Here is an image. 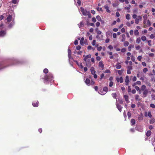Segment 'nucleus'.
<instances>
[{
  "label": "nucleus",
  "mask_w": 155,
  "mask_h": 155,
  "mask_svg": "<svg viewBox=\"0 0 155 155\" xmlns=\"http://www.w3.org/2000/svg\"><path fill=\"white\" fill-rule=\"evenodd\" d=\"M48 70L47 68H45L43 70V72L45 74L41 75V78L43 80L44 83L45 84H48L49 83H51L52 81H54V77L51 73L49 72L48 74Z\"/></svg>",
  "instance_id": "1"
},
{
  "label": "nucleus",
  "mask_w": 155,
  "mask_h": 155,
  "mask_svg": "<svg viewBox=\"0 0 155 155\" xmlns=\"http://www.w3.org/2000/svg\"><path fill=\"white\" fill-rule=\"evenodd\" d=\"M10 64L7 66H10L16 65L20 64H21V61H19L18 59L13 58L11 59L10 61Z\"/></svg>",
  "instance_id": "2"
},
{
  "label": "nucleus",
  "mask_w": 155,
  "mask_h": 155,
  "mask_svg": "<svg viewBox=\"0 0 155 155\" xmlns=\"http://www.w3.org/2000/svg\"><path fill=\"white\" fill-rule=\"evenodd\" d=\"M81 11L83 15H88V17L90 18L91 17V13L89 11H87L86 9H84L83 8L81 7Z\"/></svg>",
  "instance_id": "3"
},
{
  "label": "nucleus",
  "mask_w": 155,
  "mask_h": 155,
  "mask_svg": "<svg viewBox=\"0 0 155 155\" xmlns=\"http://www.w3.org/2000/svg\"><path fill=\"white\" fill-rule=\"evenodd\" d=\"M15 15L14 13H12L11 15H9L6 18L7 22L10 23L12 21H14Z\"/></svg>",
  "instance_id": "4"
},
{
  "label": "nucleus",
  "mask_w": 155,
  "mask_h": 155,
  "mask_svg": "<svg viewBox=\"0 0 155 155\" xmlns=\"http://www.w3.org/2000/svg\"><path fill=\"white\" fill-rule=\"evenodd\" d=\"M84 60L86 62V65L88 68L90 67L91 65L90 60H87L86 58H84Z\"/></svg>",
  "instance_id": "5"
},
{
  "label": "nucleus",
  "mask_w": 155,
  "mask_h": 155,
  "mask_svg": "<svg viewBox=\"0 0 155 155\" xmlns=\"http://www.w3.org/2000/svg\"><path fill=\"white\" fill-rule=\"evenodd\" d=\"M71 51L70 48H68V56L69 58V60H73V58L71 57Z\"/></svg>",
  "instance_id": "6"
},
{
  "label": "nucleus",
  "mask_w": 155,
  "mask_h": 155,
  "mask_svg": "<svg viewBox=\"0 0 155 155\" xmlns=\"http://www.w3.org/2000/svg\"><path fill=\"white\" fill-rule=\"evenodd\" d=\"M39 104L38 101H34L32 102V105L34 107H38Z\"/></svg>",
  "instance_id": "7"
},
{
  "label": "nucleus",
  "mask_w": 155,
  "mask_h": 155,
  "mask_svg": "<svg viewBox=\"0 0 155 155\" xmlns=\"http://www.w3.org/2000/svg\"><path fill=\"white\" fill-rule=\"evenodd\" d=\"M116 80L117 82H120V83H122L123 81L122 77H121L120 78L117 77L116 78Z\"/></svg>",
  "instance_id": "8"
},
{
  "label": "nucleus",
  "mask_w": 155,
  "mask_h": 155,
  "mask_svg": "<svg viewBox=\"0 0 155 155\" xmlns=\"http://www.w3.org/2000/svg\"><path fill=\"white\" fill-rule=\"evenodd\" d=\"M143 91V97H145L147 96V94L148 93V90L146 89Z\"/></svg>",
  "instance_id": "9"
},
{
  "label": "nucleus",
  "mask_w": 155,
  "mask_h": 155,
  "mask_svg": "<svg viewBox=\"0 0 155 155\" xmlns=\"http://www.w3.org/2000/svg\"><path fill=\"white\" fill-rule=\"evenodd\" d=\"M143 23L145 24L146 23L147 21V15L146 14L144 15H143Z\"/></svg>",
  "instance_id": "10"
},
{
  "label": "nucleus",
  "mask_w": 155,
  "mask_h": 155,
  "mask_svg": "<svg viewBox=\"0 0 155 155\" xmlns=\"http://www.w3.org/2000/svg\"><path fill=\"white\" fill-rule=\"evenodd\" d=\"M116 105L118 110L120 111V112H121V111H122V107H121V105H120L117 103H116Z\"/></svg>",
  "instance_id": "11"
},
{
  "label": "nucleus",
  "mask_w": 155,
  "mask_h": 155,
  "mask_svg": "<svg viewBox=\"0 0 155 155\" xmlns=\"http://www.w3.org/2000/svg\"><path fill=\"white\" fill-rule=\"evenodd\" d=\"M143 119V114L142 113H141L140 115H138V120L140 121L141 120H142Z\"/></svg>",
  "instance_id": "12"
},
{
  "label": "nucleus",
  "mask_w": 155,
  "mask_h": 155,
  "mask_svg": "<svg viewBox=\"0 0 155 155\" xmlns=\"http://www.w3.org/2000/svg\"><path fill=\"white\" fill-rule=\"evenodd\" d=\"M15 22L14 21H12L10 22V23L8 25V27L9 28H12L13 25H15Z\"/></svg>",
  "instance_id": "13"
},
{
  "label": "nucleus",
  "mask_w": 155,
  "mask_h": 155,
  "mask_svg": "<svg viewBox=\"0 0 155 155\" xmlns=\"http://www.w3.org/2000/svg\"><path fill=\"white\" fill-rule=\"evenodd\" d=\"M6 31H0V36L1 37L4 36L6 34Z\"/></svg>",
  "instance_id": "14"
},
{
  "label": "nucleus",
  "mask_w": 155,
  "mask_h": 155,
  "mask_svg": "<svg viewBox=\"0 0 155 155\" xmlns=\"http://www.w3.org/2000/svg\"><path fill=\"white\" fill-rule=\"evenodd\" d=\"M99 67H101L102 68V69H103L104 68V64L103 63V62L102 61H100L99 63L98 64Z\"/></svg>",
  "instance_id": "15"
},
{
  "label": "nucleus",
  "mask_w": 155,
  "mask_h": 155,
  "mask_svg": "<svg viewBox=\"0 0 155 155\" xmlns=\"http://www.w3.org/2000/svg\"><path fill=\"white\" fill-rule=\"evenodd\" d=\"M104 8L106 10V12L108 13H110V11L109 9V7L108 5H106L104 6Z\"/></svg>",
  "instance_id": "16"
},
{
  "label": "nucleus",
  "mask_w": 155,
  "mask_h": 155,
  "mask_svg": "<svg viewBox=\"0 0 155 155\" xmlns=\"http://www.w3.org/2000/svg\"><path fill=\"white\" fill-rule=\"evenodd\" d=\"M124 99L126 101L127 103H128L129 102V97L127 95H125L124 96Z\"/></svg>",
  "instance_id": "17"
},
{
  "label": "nucleus",
  "mask_w": 155,
  "mask_h": 155,
  "mask_svg": "<svg viewBox=\"0 0 155 155\" xmlns=\"http://www.w3.org/2000/svg\"><path fill=\"white\" fill-rule=\"evenodd\" d=\"M90 70L91 74H94L95 73V71L94 70V68L93 67H92L91 68Z\"/></svg>",
  "instance_id": "18"
},
{
  "label": "nucleus",
  "mask_w": 155,
  "mask_h": 155,
  "mask_svg": "<svg viewBox=\"0 0 155 155\" xmlns=\"http://www.w3.org/2000/svg\"><path fill=\"white\" fill-rule=\"evenodd\" d=\"M85 83L88 86L90 85V80L88 78H86L85 81Z\"/></svg>",
  "instance_id": "19"
},
{
  "label": "nucleus",
  "mask_w": 155,
  "mask_h": 155,
  "mask_svg": "<svg viewBox=\"0 0 155 155\" xmlns=\"http://www.w3.org/2000/svg\"><path fill=\"white\" fill-rule=\"evenodd\" d=\"M98 92L100 94L102 95H104L106 94V93L102 90H99L98 91Z\"/></svg>",
  "instance_id": "20"
},
{
  "label": "nucleus",
  "mask_w": 155,
  "mask_h": 155,
  "mask_svg": "<svg viewBox=\"0 0 155 155\" xmlns=\"http://www.w3.org/2000/svg\"><path fill=\"white\" fill-rule=\"evenodd\" d=\"M83 57H84V58H86L87 60H90L88 58H90L91 57V54H88L85 57V55H84Z\"/></svg>",
  "instance_id": "21"
},
{
  "label": "nucleus",
  "mask_w": 155,
  "mask_h": 155,
  "mask_svg": "<svg viewBox=\"0 0 155 155\" xmlns=\"http://www.w3.org/2000/svg\"><path fill=\"white\" fill-rule=\"evenodd\" d=\"M151 134V132L150 130H148L146 133V135L147 137H149L150 136Z\"/></svg>",
  "instance_id": "22"
},
{
  "label": "nucleus",
  "mask_w": 155,
  "mask_h": 155,
  "mask_svg": "<svg viewBox=\"0 0 155 155\" xmlns=\"http://www.w3.org/2000/svg\"><path fill=\"white\" fill-rule=\"evenodd\" d=\"M6 67V66L4 65L2 63H0V71L5 68Z\"/></svg>",
  "instance_id": "23"
},
{
  "label": "nucleus",
  "mask_w": 155,
  "mask_h": 155,
  "mask_svg": "<svg viewBox=\"0 0 155 155\" xmlns=\"http://www.w3.org/2000/svg\"><path fill=\"white\" fill-rule=\"evenodd\" d=\"M135 100L137 101H139L140 100V99L139 98V96L137 95H135Z\"/></svg>",
  "instance_id": "24"
},
{
  "label": "nucleus",
  "mask_w": 155,
  "mask_h": 155,
  "mask_svg": "<svg viewBox=\"0 0 155 155\" xmlns=\"http://www.w3.org/2000/svg\"><path fill=\"white\" fill-rule=\"evenodd\" d=\"M131 125L133 126L135 124V120L134 119H132L131 120Z\"/></svg>",
  "instance_id": "25"
},
{
  "label": "nucleus",
  "mask_w": 155,
  "mask_h": 155,
  "mask_svg": "<svg viewBox=\"0 0 155 155\" xmlns=\"http://www.w3.org/2000/svg\"><path fill=\"white\" fill-rule=\"evenodd\" d=\"M134 45H130L129 47H128V51H130L131 50V48H134Z\"/></svg>",
  "instance_id": "26"
},
{
  "label": "nucleus",
  "mask_w": 155,
  "mask_h": 155,
  "mask_svg": "<svg viewBox=\"0 0 155 155\" xmlns=\"http://www.w3.org/2000/svg\"><path fill=\"white\" fill-rule=\"evenodd\" d=\"M113 6L114 7H116L118 5V1L115 2V3H113L112 4Z\"/></svg>",
  "instance_id": "27"
},
{
  "label": "nucleus",
  "mask_w": 155,
  "mask_h": 155,
  "mask_svg": "<svg viewBox=\"0 0 155 155\" xmlns=\"http://www.w3.org/2000/svg\"><path fill=\"white\" fill-rule=\"evenodd\" d=\"M121 65L119 64H118L116 65V68L117 69H120L121 68Z\"/></svg>",
  "instance_id": "28"
},
{
  "label": "nucleus",
  "mask_w": 155,
  "mask_h": 155,
  "mask_svg": "<svg viewBox=\"0 0 155 155\" xmlns=\"http://www.w3.org/2000/svg\"><path fill=\"white\" fill-rule=\"evenodd\" d=\"M96 18L99 21H102V20L101 19V18L99 15H97L96 16Z\"/></svg>",
  "instance_id": "29"
},
{
  "label": "nucleus",
  "mask_w": 155,
  "mask_h": 155,
  "mask_svg": "<svg viewBox=\"0 0 155 155\" xmlns=\"http://www.w3.org/2000/svg\"><path fill=\"white\" fill-rule=\"evenodd\" d=\"M146 86L145 85H143L141 87V90L142 91H144L146 90Z\"/></svg>",
  "instance_id": "30"
},
{
  "label": "nucleus",
  "mask_w": 155,
  "mask_h": 155,
  "mask_svg": "<svg viewBox=\"0 0 155 155\" xmlns=\"http://www.w3.org/2000/svg\"><path fill=\"white\" fill-rule=\"evenodd\" d=\"M155 122V120L154 118H152L150 120V123L152 124Z\"/></svg>",
  "instance_id": "31"
},
{
  "label": "nucleus",
  "mask_w": 155,
  "mask_h": 155,
  "mask_svg": "<svg viewBox=\"0 0 155 155\" xmlns=\"http://www.w3.org/2000/svg\"><path fill=\"white\" fill-rule=\"evenodd\" d=\"M107 90L108 88L107 87H105L103 88V91L106 93L107 92Z\"/></svg>",
  "instance_id": "32"
},
{
  "label": "nucleus",
  "mask_w": 155,
  "mask_h": 155,
  "mask_svg": "<svg viewBox=\"0 0 155 155\" xmlns=\"http://www.w3.org/2000/svg\"><path fill=\"white\" fill-rule=\"evenodd\" d=\"M129 76H127L126 77L125 82H129Z\"/></svg>",
  "instance_id": "33"
},
{
  "label": "nucleus",
  "mask_w": 155,
  "mask_h": 155,
  "mask_svg": "<svg viewBox=\"0 0 155 155\" xmlns=\"http://www.w3.org/2000/svg\"><path fill=\"white\" fill-rule=\"evenodd\" d=\"M140 21V19H138V18H136L135 19V23L137 24H138Z\"/></svg>",
  "instance_id": "34"
},
{
  "label": "nucleus",
  "mask_w": 155,
  "mask_h": 155,
  "mask_svg": "<svg viewBox=\"0 0 155 155\" xmlns=\"http://www.w3.org/2000/svg\"><path fill=\"white\" fill-rule=\"evenodd\" d=\"M126 18L127 19L129 20L130 19V14H127L126 15Z\"/></svg>",
  "instance_id": "35"
},
{
  "label": "nucleus",
  "mask_w": 155,
  "mask_h": 155,
  "mask_svg": "<svg viewBox=\"0 0 155 155\" xmlns=\"http://www.w3.org/2000/svg\"><path fill=\"white\" fill-rule=\"evenodd\" d=\"M123 72L122 70H118L117 71V72L119 75H121Z\"/></svg>",
  "instance_id": "36"
},
{
  "label": "nucleus",
  "mask_w": 155,
  "mask_h": 155,
  "mask_svg": "<svg viewBox=\"0 0 155 155\" xmlns=\"http://www.w3.org/2000/svg\"><path fill=\"white\" fill-rule=\"evenodd\" d=\"M127 91L128 93H130L131 91V88L130 86H128Z\"/></svg>",
  "instance_id": "37"
},
{
  "label": "nucleus",
  "mask_w": 155,
  "mask_h": 155,
  "mask_svg": "<svg viewBox=\"0 0 155 155\" xmlns=\"http://www.w3.org/2000/svg\"><path fill=\"white\" fill-rule=\"evenodd\" d=\"M19 0H12V3L14 4L17 3L18 2Z\"/></svg>",
  "instance_id": "38"
},
{
  "label": "nucleus",
  "mask_w": 155,
  "mask_h": 155,
  "mask_svg": "<svg viewBox=\"0 0 155 155\" xmlns=\"http://www.w3.org/2000/svg\"><path fill=\"white\" fill-rule=\"evenodd\" d=\"M134 34L136 35H138L139 34L138 30H135L134 31Z\"/></svg>",
  "instance_id": "39"
},
{
  "label": "nucleus",
  "mask_w": 155,
  "mask_h": 155,
  "mask_svg": "<svg viewBox=\"0 0 155 155\" xmlns=\"http://www.w3.org/2000/svg\"><path fill=\"white\" fill-rule=\"evenodd\" d=\"M111 95L114 98H115L117 97L116 93H113Z\"/></svg>",
  "instance_id": "40"
},
{
  "label": "nucleus",
  "mask_w": 155,
  "mask_h": 155,
  "mask_svg": "<svg viewBox=\"0 0 155 155\" xmlns=\"http://www.w3.org/2000/svg\"><path fill=\"white\" fill-rule=\"evenodd\" d=\"M129 45V42L128 41H125L124 43V45L125 46H127Z\"/></svg>",
  "instance_id": "41"
},
{
  "label": "nucleus",
  "mask_w": 155,
  "mask_h": 155,
  "mask_svg": "<svg viewBox=\"0 0 155 155\" xmlns=\"http://www.w3.org/2000/svg\"><path fill=\"white\" fill-rule=\"evenodd\" d=\"M133 12L134 13H137L138 12V9L137 8H135L133 10Z\"/></svg>",
  "instance_id": "42"
},
{
  "label": "nucleus",
  "mask_w": 155,
  "mask_h": 155,
  "mask_svg": "<svg viewBox=\"0 0 155 155\" xmlns=\"http://www.w3.org/2000/svg\"><path fill=\"white\" fill-rule=\"evenodd\" d=\"M147 25L148 26H150L151 25L150 22L149 20H148L147 21V23L146 22Z\"/></svg>",
  "instance_id": "43"
},
{
  "label": "nucleus",
  "mask_w": 155,
  "mask_h": 155,
  "mask_svg": "<svg viewBox=\"0 0 155 155\" xmlns=\"http://www.w3.org/2000/svg\"><path fill=\"white\" fill-rule=\"evenodd\" d=\"M148 71V69L147 68H144L143 70V72L146 73Z\"/></svg>",
  "instance_id": "44"
},
{
  "label": "nucleus",
  "mask_w": 155,
  "mask_h": 155,
  "mask_svg": "<svg viewBox=\"0 0 155 155\" xmlns=\"http://www.w3.org/2000/svg\"><path fill=\"white\" fill-rule=\"evenodd\" d=\"M127 116H128V118L130 117L131 116V113L129 111H128L127 112Z\"/></svg>",
  "instance_id": "45"
},
{
  "label": "nucleus",
  "mask_w": 155,
  "mask_h": 155,
  "mask_svg": "<svg viewBox=\"0 0 155 155\" xmlns=\"http://www.w3.org/2000/svg\"><path fill=\"white\" fill-rule=\"evenodd\" d=\"M96 44V41L95 39H94L92 42V44L94 46Z\"/></svg>",
  "instance_id": "46"
},
{
  "label": "nucleus",
  "mask_w": 155,
  "mask_h": 155,
  "mask_svg": "<svg viewBox=\"0 0 155 155\" xmlns=\"http://www.w3.org/2000/svg\"><path fill=\"white\" fill-rule=\"evenodd\" d=\"M148 116L149 117H151L152 116V115L150 111H149L148 113Z\"/></svg>",
  "instance_id": "47"
},
{
  "label": "nucleus",
  "mask_w": 155,
  "mask_h": 155,
  "mask_svg": "<svg viewBox=\"0 0 155 155\" xmlns=\"http://www.w3.org/2000/svg\"><path fill=\"white\" fill-rule=\"evenodd\" d=\"M113 84H114V83L112 81H110V83H109V86L110 87H111L113 86Z\"/></svg>",
  "instance_id": "48"
},
{
  "label": "nucleus",
  "mask_w": 155,
  "mask_h": 155,
  "mask_svg": "<svg viewBox=\"0 0 155 155\" xmlns=\"http://www.w3.org/2000/svg\"><path fill=\"white\" fill-rule=\"evenodd\" d=\"M105 73H110V71L109 69H107L104 72Z\"/></svg>",
  "instance_id": "49"
},
{
  "label": "nucleus",
  "mask_w": 155,
  "mask_h": 155,
  "mask_svg": "<svg viewBox=\"0 0 155 155\" xmlns=\"http://www.w3.org/2000/svg\"><path fill=\"white\" fill-rule=\"evenodd\" d=\"M81 47L80 45H78L76 46V49L77 50H79L80 49Z\"/></svg>",
  "instance_id": "50"
},
{
  "label": "nucleus",
  "mask_w": 155,
  "mask_h": 155,
  "mask_svg": "<svg viewBox=\"0 0 155 155\" xmlns=\"http://www.w3.org/2000/svg\"><path fill=\"white\" fill-rule=\"evenodd\" d=\"M142 58V57L141 56H139L138 57H137V59L139 61H141V59Z\"/></svg>",
  "instance_id": "51"
},
{
  "label": "nucleus",
  "mask_w": 155,
  "mask_h": 155,
  "mask_svg": "<svg viewBox=\"0 0 155 155\" xmlns=\"http://www.w3.org/2000/svg\"><path fill=\"white\" fill-rule=\"evenodd\" d=\"M102 48L101 46L97 47V50L99 51H101V50Z\"/></svg>",
  "instance_id": "52"
},
{
  "label": "nucleus",
  "mask_w": 155,
  "mask_h": 155,
  "mask_svg": "<svg viewBox=\"0 0 155 155\" xmlns=\"http://www.w3.org/2000/svg\"><path fill=\"white\" fill-rule=\"evenodd\" d=\"M83 25L84 23L82 21H81L80 22V25H79V27L80 28L82 26H83Z\"/></svg>",
  "instance_id": "53"
},
{
  "label": "nucleus",
  "mask_w": 155,
  "mask_h": 155,
  "mask_svg": "<svg viewBox=\"0 0 155 155\" xmlns=\"http://www.w3.org/2000/svg\"><path fill=\"white\" fill-rule=\"evenodd\" d=\"M152 143L153 146L155 145V138L154 139V140H152Z\"/></svg>",
  "instance_id": "54"
},
{
  "label": "nucleus",
  "mask_w": 155,
  "mask_h": 155,
  "mask_svg": "<svg viewBox=\"0 0 155 155\" xmlns=\"http://www.w3.org/2000/svg\"><path fill=\"white\" fill-rule=\"evenodd\" d=\"M150 106L151 107L153 108H155V105L153 104H150Z\"/></svg>",
  "instance_id": "55"
},
{
  "label": "nucleus",
  "mask_w": 155,
  "mask_h": 155,
  "mask_svg": "<svg viewBox=\"0 0 155 155\" xmlns=\"http://www.w3.org/2000/svg\"><path fill=\"white\" fill-rule=\"evenodd\" d=\"M135 48H136V50H139L140 48V46L138 45V46L136 47Z\"/></svg>",
  "instance_id": "56"
},
{
  "label": "nucleus",
  "mask_w": 155,
  "mask_h": 155,
  "mask_svg": "<svg viewBox=\"0 0 155 155\" xmlns=\"http://www.w3.org/2000/svg\"><path fill=\"white\" fill-rule=\"evenodd\" d=\"M94 49V48H92L91 46H90V45H89L87 47V49L88 50H91V49Z\"/></svg>",
  "instance_id": "57"
},
{
  "label": "nucleus",
  "mask_w": 155,
  "mask_h": 155,
  "mask_svg": "<svg viewBox=\"0 0 155 155\" xmlns=\"http://www.w3.org/2000/svg\"><path fill=\"white\" fill-rule=\"evenodd\" d=\"M137 15L136 14H134V15H133V16H132V17H133V18L134 19H136V18H137Z\"/></svg>",
  "instance_id": "58"
},
{
  "label": "nucleus",
  "mask_w": 155,
  "mask_h": 155,
  "mask_svg": "<svg viewBox=\"0 0 155 155\" xmlns=\"http://www.w3.org/2000/svg\"><path fill=\"white\" fill-rule=\"evenodd\" d=\"M137 78L136 76H134L133 78L132 79V81H135L137 80Z\"/></svg>",
  "instance_id": "59"
},
{
  "label": "nucleus",
  "mask_w": 155,
  "mask_h": 155,
  "mask_svg": "<svg viewBox=\"0 0 155 155\" xmlns=\"http://www.w3.org/2000/svg\"><path fill=\"white\" fill-rule=\"evenodd\" d=\"M108 48L110 50H112L113 48V47L111 45H109Z\"/></svg>",
  "instance_id": "60"
},
{
  "label": "nucleus",
  "mask_w": 155,
  "mask_h": 155,
  "mask_svg": "<svg viewBox=\"0 0 155 155\" xmlns=\"http://www.w3.org/2000/svg\"><path fill=\"white\" fill-rule=\"evenodd\" d=\"M96 19L94 17L92 18V21L94 23V22H96Z\"/></svg>",
  "instance_id": "61"
},
{
  "label": "nucleus",
  "mask_w": 155,
  "mask_h": 155,
  "mask_svg": "<svg viewBox=\"0 0 155 155\" xmlns=\"http://www.w3.org/2000/svg\"><path fill=\"white\" fill-rule=\"evenodd\" d=\"M77 3L78 5H81V2L80 0H78Z\"/></svg>",
  "instance_id": "62"
},
{
  "label": "nucleus",
  "mask_w": 155,
  "mask_h": 155,
  "mask_svg": "<svg viewBox=\"0 0 155 155\" xmlns=\"http://www.w3.org/2000/svg\"><path fill=\"white\" fill-rule=\"evenodd\" d=\"M116 15L117 17H119L120 16V14L118 12H116Z\"/></svg>",
  "instance_id": "63"
},
{
  "label": "nucleus",
  "mask_w": 155,
  "mask_h": 155,
  "mask_svg": "<svg viewBox=\"0 0 155 155\" xmlns=\"http://www.w3.org/2000/svg\"><path fill=\"white\" fill-rule=\"evenodd\" d=\"M100 23L99 22H97L96 23V26L97 27H99L100 25Z\"/></svg>",
  "instance_id": "64"
}]
</instances>
